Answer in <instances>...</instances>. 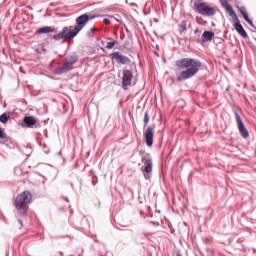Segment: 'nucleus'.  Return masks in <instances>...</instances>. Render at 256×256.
<instances>
[{
    "instance_id": "nucleus-1",
    "label": "nucleus",
    "mask_w": 256,
    "mask_h": 256,
    "mask_svg": "<svg viewBox=\"0 0 256 256\" xmlns=\"http://www.w3.org/2000/svg\"><path fill=\"white\" fill-rule=\"evenodd\" d=\"M176 67L181 71L177 81H187L195 77L203 68V63L197 58H181L175 61Z\"/></svg>"
},
{
    "instance_id": "nucleus-2",
    "label": "nucleus",
    "mask_w": 256,
    "mask_h": 256,
    "mask_svg": "<svg viewBox=\"0 0 256 256\" xmlns=\"http://www.w3.org/2000/svg\"><path fill=\"white\" fill-rule=\"evenodd\" d=\"M32 197L31 193L27 191L22 192L16 197L14 207L18 217H27L29 203H31Z\"/></svg>"
},
{
    "instance_id": "nucleus-3",
    "label": "nucleus",
    "mask_w": 256,
    "mask_h": 256,
    "mask_svg": "<svg viewBox=\"0 0 256 256\" xmlns=\"http://www.w3.org/2000/svg\"><path fill=\"white\" fill-rule=\"evenodd\" d=\"M139 155L141 156V162L144 165V177L145 179H149V173L153 171V159L150 154L145 155V150H140Z\"/></svg>"
},
{
    "instance_id": "nucleus-4",
    "label": "nucleus",
    "mask_w": 256,
    "mask_h": 256,
    "mask_svg": "<svg viewBox=\"0 0 256 256\" xmlns=\"http://www.w3.org/2000/svg\"><path fill=\"white\" fill-rule=\"evenodd\" d=\"M196 13H199L200 15H204L205 17H213L217 13L215 8L209 6L208 3L201 2L196 3L194 5Z\"/></svg>"
},
{
    "instance_id": "nucleus-5",
    "label": "nucleus",
    "mask_w": 256,
    "mask_h": 256,
    "mask_svg": "<svg viewBox=\"0 0 256 256\" xmlns=\"http://www.w3.org/2000/svg\"><path fill=\"white\" fill-rule=\"evenodd\" d=\"M77 37V33L75 32V29L73 28L71 30V26L64 27L61 32L58 34H55L53 36L54 41H61V39H65L66 41H71V39H75Z\"/></svg>"
},
{
    "instance_id": "nucleus-6",
    "label": "nucleus",
    "mask_w": 256,
    "mask_h": 256,
    "mask_svg": "<svg viewBox=\"0 0 256 256\" xmlns=\"http://www.w3.org/2000/svg\"><path fill=\"white\" fill-rule=\"evenodd\" d=\"M95 15L93 14H83L80 15L77 19H76V26L74 27V31L76 32V35H79V32L85 27V25H87V23H89V21L95 19Z\"/></svg>"
},
{
    "instance_id": "nucleus-7",
    "label": "nucleus",
    "mask_w": 256,
    "mask_h": 256,
    "mask_svg": "<svg viewBox=\"0 0 256 256\" xmlns=\"http://www.w3.org/2000/svg\"><path fill=\"white\" fill-rule=\"evenodd\" d=\"M234 115H235L238 131L241 137H243V139H249V130L247 129V127H245V124L243 123V119H241L239 112L234 111Z\"/></svg>"
},
{
    "instance_id": "nucleus-8",
    "label": "nucleus",
    "mask_w": 256,
    "mask_h": 256,
    "mask_svg": "<svg viewBox=\"0 0 256 256\" xmlns=\"http://www.w3.org/2000/svg\"><path fill=\"white\" fill-rule=\"evenodd\" d=\"M122 73V87L125 91H127V88L129 87V85H131V81H133V72L124 69Z\"/></svg>"
},
{
    "instance_id": "nucleus-9",
    "label": "nucleus",
    "mask_w": 256,
    "mask_h": 256,
    "mask_svg": "<svg viewBox=\"0 0 256 256\" xmlns=\"http://www.w3.org/2000/svg\"><path fill=\"white\" fill-rule=\"evenodd\" d=\"M111 59H115V61L119 65H129L131 63V59L129 57L121 54V52H114L111 54Z\"/></svg>"
},
{
    "instance_id": "nucleus-10",
    "label": "nucleus",
    "mask_w": 256,
    "mask_h": 256,
    "mask_svg": "<svg viewBox=\"0 0 256 256\" xmlns=\"http://www.w3.org/2000/svg\"><path fill=\"white\" fill-rule=\"evenodd\" d=\"M154 128L149 126L147 130L144 132V137L146 141L147 147H153V137H154Z\"/></svg>"
},
{
    "instance_id": "nucleus-11",
    "label": "nucleus",
    "mask_w": 256,
    "mask_h": 256,
    "mask_svg": "<svg viewBox=\"0 0 256 256\" xmlns=\"http://www.w3.org/2000/svg\"><path fill=\"white\" fill-rule=\"evenodd\" d=\"M71 69H73L72 64L64 60V64L55 68L54 73L55 75H63V73H67V71H71Z\"/></svg>"
},
{
    "instance_id": "nucleus-12",
    "label": "nucleus",
    "mask_w": 256,
    "mask_h": 256,
    "mask_svg": "<svg viewBox=\"0 0 256 256\" xmlns=\"http://www.w3.org/2000/svg\"><path fill=\"white\" fill-rule=\"evenodd\" d=\"M234 27L241 37H243L244 39H247V37H249L247 35V31H245V28H243V25H241V22H239V20L234 24Z\"/></svg>"
},
{
    "instance_id": "nucleus-13",
    "label": "nucleus",
    "mask_w": 256,
    "mask_h": 256,
    "mask_svg": "<svg viewBox=\"0 0 256 256\" xmlns=\"http://www.w3.org/2000/svg\"><path fill=\"white\" fill-rule=\"evenodd\" d=\"M239 12L241 13L243 19L246 21V23H248V25H250L251 27H253V20H251L249 18V14L247 13V9H245V7H239Z\"/></svg>"
},
{
    "instance_id": "nucleus-14",
    "label": "nucleus",
    "mask_w": 256,
    "mask_h": 256,
    "mask_svg": "<svg viewBox=\"0 0 256 256\" xmlns=\"http://www.w3.org/2000/svg\"><path fill=\"white\" fill-rule=\"evenodd\" d=\"M55 32H56L55 28L51 26H44L36 30V35H45L47 33H55Z\"/></svg>"
},
{
    "instance_id": "nucleus-15",
    "label": "nucleus",
    "mask_w": 256,
    "mask_h": 256,
    "mask_svg": "<svg viewBox=\"0 0 256 256\" xmlns=\"http://www.w3.org/2000/svg\"><path fill=\"white\" fill-rule=\"evenodd\" d=\"M23 123H24V125H26V127L31 129L33 127V125H35L37 123V120L33 116H26L23 119Z\"/></svg>"
},
{
    "instance_id": "nucleus-16",
    "label": "nucleus",
    "mask_w": 256,
    "mask_h": 256,
    "mask_svg": "<svg viewBox=\"0 0 256 256\" xmlns=\"http://www.w3.org/2000/svg\"><path fill=\"white\" fill-rule=\"evenodd\" d=\"M213 37H215L214 32L204 31L202 34V42L207 43V41H213Z\"/></svg>"
},
{
    "instance_id": "nucleus-17",
    "label": "nucleus",
    "mask_w": 256,
    "mask_h": 256,
    "mask_svg": "<svg viewBox=\"0 0 256 256\" xmlns=\"http://www.w3.org/2000/svg\"><path fill=\"white\" fill-rule=\"evenodd\" d=\"M188 27H191V22H188L187 20H183L179 24V33L183 34L187 30Z\"/></svg>"
},
{
    "instance_id": "nucleus-18",
    "label": "nucleus",
    "mask_w": 256,
    "mask_h": 256,
    "mask_svg": "<svg viewBox=\"0 0 256 256\" xmlns=\"http://www.w3.org/2000/svg\"><path fill=\"white\" fill-rule=\"evenodd\" d=\"M64 61L68 62L70 65H75V63H77V61H79V57L77 56V54H72L67 56Z\"/></svg>"
},
{
    "instance_id": "nucleus-19",
    "label": "nucleus",
    "mask_w": 256,
    "mask_h": 256,
    "mask_svg": "<svg viewBox=\"0 0 256 256\" xmlns=\"http://www.w3.org/2000/svg\"><path fill=\"white\" fill-rule=\"evenodd\" d=\"M9 113H3L0 116V123H3V125L7 124V122L9 121Z\"/></svg>"
},
{
    "instance_id": "nucleus-20",
    "label": "nucleus",
    "mask_w": 256,
    "mask_h": 256,
    "mask_svg": "<svg viewBox=\"0 0 256 256\" xmlns=\"http://www.w3.org/2000/svg\"><path fill=\"white\" fill-rule=\"evenodd\" d=\"M230 17H232V19H234V21H239V17L237 16V14L235 13V10H231L229 12Z\"/></svg>"
},
{
    "instance_id": "nucleus-21",
    "label": "nucleus",
    "mask_w": 256,
    "mask_h": 256,
    "mask_svg": "<svg viewBox=\"0 0 256 256\" xmlns=\"http://www.w3.org/2000/svg\"><path fill=\"white\" fill-rule=\"evenodd\" d=\"M148 123H149V112L146 111L144 113V127H147Z\"/></svg>"
},
{
    "instance_id": "nucleus-22",
    "label": "nucleus",
    "mask_w": 256,
    "mask_h": 256,
    "mask_svg": "<svg viewBox=\"0 0 256 256\" xmlns=\"http://www.w3.org/2000/svg\"><path fill=\"white\" fill-rule=\"evenodd\" d=\"M117 45V41H113V42H108L107 43V49H113V47H115Z\"/></svg>"
},
{
    "instance_id": "nucleus-23",
    "label": "nucleus",
    "mask_w": 256,
    "mask_h": 256,
    "mask_svg": "<svg viewBox=\"0 0 256 256\" xmlns=\"http://www.w3.org/2000/svg\"><path fill=\"white\" fill-rule=\"evenodd\" d=\"M0 139H7V134L3 131V128H0Z\"/></svg>"
},
{
    "instance_id": "nucleus-24",
    "label": "nucleus",
    "mask_w": 256,
    "mask_h": 256,
    "mask_svg": "<svg viewBox=\"0 0 256 256\" xmlns=\"http://www.w3.org/2000/svg\"><path fill=\"white\" fill-rule=\"evenodd\" d=\"M224 9H226V11L228 13H231V11H233V7H231V4H226L225 6H223Z\"/></svg>"
},
{
    "instance_id": "nucleus-25",
    "label": "nucleus",
    "mask_w": 256,
    "mask_h": 256,
    "mask_svg": "<svg viewBox=\"0 0 256 256\" xmlns=\"http://www.w3.org/2000/svg\"><path fill=\"white\" fill-rule=\"evenodd\" d=\"M224 9H226V11L228 13H231V11H233V7H231V4H226L225 6H223Z\"/></svg>"
},
{
    "instance_id": "nucleus-26",
    "label": "nucleus",
    "mask_w": 256,
    "mask_h": 256,
    "mask_svg": "<svg viewBox=\"0 0 256 256\" xmlns=\"http://www.w3.org/2000/svg\"><path fill=\"white\" fill-rule=\"evenodd\" d=\"M224 9H226V11L228 13H231V11H233V7H231V4H226L225 6H223Z\"/></svg>"
},
{
    "instance_id": "nucleus-27",
    "label": "nucleus",
    "mask_w": 256,
    "mask_h": 256,
    "mask_svg": "<svg viewBox=\"0 0 256 256\" xmlns=\"http://www.w3.org/2000/svg\"><path fill=\"white\" fill-rule=\"evenodd\" d=\"M103 23L104 25H111V20H109V18H104Z\"/></svg>"
},
{
    "instance_id": "nucleus-28",
    "label": "nucleus",
    "mask_w": 256,
    "mask_h": 256,
    "mask_svg": "<svg viewBox=\"0 0 256 256\" xmlns=\"http://www.w3.org/2000/svg\"><path fill=\"white\" fill-rule=\"evenodd\" d=\"M219 1L221 3L222 7H225V5L229 4V2H227V0H219Z\"/></svg>"
},
{
    "instance_id": "nucleus-29",
    "label": "nucleus",
    "mask_w": 256,
    "mask_h": 256,
    "mask_svg": "<svg viewBox=\"0 0 256 256\" xmlns=\"http://www.w3.org/2000/svg\"><path fill=\"white\" fill-rule=\"evenodd\" d=\"M194 34H195V35H201V30H200V29H196V30L194 31Z\"/></svg>"
},
{
    "instance_id": "nucleus-30",
    "label": "nucleus",
    "mask_w": 256,
    "mask_h": 256,
    "mask_svg": "<svg viewBox=\"0 0 256 256\" xmlns=\"http://www.w3.org/2000/svg\"><path fill=\"white\" fill-rule=\"evenodd\" d=\"M18 223L20 224V227H23V221L18 220Z\"/></svg>"
},
{
    "instance_id": "nucleus-31",
    "label": "nucleus",
    "mask_w": 256,
    "mask_h": 256,
    "mask_svg": "<svg viewBox=\"0 0 256 256\" xmlns=\"http://www.w3.org/2000/svg\"><path fill=\"white\" fill-rule=\"evenodd\" d=\"M94 31H97V29L91 28V32L94 33Z\"/></svg>"
},
{
    "instance_id": "nucleus-32",
    "label": "nucleus",
    "mask_w": 256,
    "mask_h": 256,
    "mask_svg": "<svg viewBox=\"0 0 256 256\" xmlns=\"http://www.w3.org/2000/svg\"><path fill=\"white\" fill-rule=\"evenodd\" d=\"M58 155H60L61 157L63 155V152L62 151L58 152Z\"/></svg>"
},
{
    "instance_id": "nucleus-33",
    "label": "nucleus",
    "mask_w": 256,
    "mask_h": 256,
    "mask_svg": "<svg viewBox=\"0 0 256 256\" xmlns=\"http://www.w3.org/2000/svg\"><path fill=\"white\" fill-rule=\"evenodd\" d=\"M42 146L44 147V149H47V144H43Z\"/></svg>"
},
{
    "instance_id": "nucleus-34",
    "label": "nucleus",
    "mask_w": 256,
    "mask_h": 256,
    "mask_svg": "<svg viewBox=\"0 0 256 256\" xmlns=\"http://www.w3.org/2000/svg\"><path fill=\"white\" fill-rule=\"evenodd\" d=\"M125 31H126V33H129V29L128 28H125Z\"/></svg>"
},
{
    "instance_id": "nucleus-35",
    "label": "nucleus",
    "mask_w": 256,
    "mask_h": 256,
    "mask_svg": "<svg viewBox=\"0 0 256 256\" xmlns=\"http://www.w3.org/2000/svg\"><path fill=\"white\" fill-rule=\"evenodd\" d=\"M252 251H253V253H256V250H255V248H252Z\"/></svg>"
},
{
    "instance_id": "nucleus-36",
    "label": "nucleus",
    "mask_w": 256,
    "mask_h": 256,
    "mask_svg": "<svg viewBox=\"0 0 256 256\" xmlns=\"http://www.w3.org/2000/svg\"><path fill=\"white\" fill-rule=\"evenodd\" d=\"M177 256H183V255H181V253H177Z\"/></svg>"
},
{
    "instance_id": "nucleus-37",
    "label": "nucleus",
    "mask_w": 256,
    "mask_h": 256,
    "mask_svg": "<svg viewBox=\"0 0 256 256\" xmlns=\"http://www.w3.org/2000/svg\"><path fill=\"white\" fill-rule=\"evenodd\" d=\"M71 187H73V183H71Z\"/></svg>"
}]
</instances>
